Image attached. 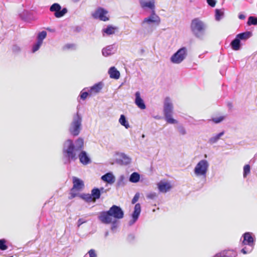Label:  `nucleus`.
Here are the masks:
<instances>
[{"instance_id": "43", "label": "nucleus", "mask_w": 257, "mask_h": 257, "mask_svg": "<svg viewBox=\"0 0 257 257\" xmlns=\"http://www.w3.org/2000/svg\"><path fill=\"white\" fill-rule=\"evenodd\" d=\"M97 255L95 251L93 249H90L84 257H96Z\"/></svg>"}, {"instance_id": "30", "label": "nucleus", "mask_w": 257, "mask_h": 257, "mask_svg": "<svg viewBox=\"0 0 257 257\" xmlns=\"http://www.w3.org/2000/svg\"><path fill=\"white\" fill-rule=\"evenodd\" d=\"M126 182L127 180L125 176L123 175H121L118 177L117 180L116 187L119 188L124 187Z\"/></svg>"}, {"instance_id": "23", "label": "nucleus", "mask_w": 257, "mask_h": 257, "mask_svg": "<svg viewBox=\"0 0 257 257\" xmlns=\"http://www.w3.org/2000/svg\"><path fill=\"white\" fill-rule=\"evenodd\" d=\"M73 188L77 190H80L84 187L83 182L79 178L74 177L73 178Z\"/></svg>"}, {"instance_id": "18", "label": "nucleus", "mask_w": 257, "mask_h": 257, "mask_svg": "<svg viewBox=\"0 0 257 257\" xmlns=\"http://www.w3.org/2000/svg\"><path fill=\"white\" fill-rule=\"evenodd\" d=\"M131 159L124 153L119 155V158L116 160V163L120 165H127L131 162Z\"/></svg>"}, {"instance_id": "59", "label": "nucleus", "mask_w": 257, "mask_h": 257, "mask_svg": "<svg viewBox=\"0 0 257 257\" xmlns=\"http://www.w3.org/2000/svg\"><path fill=\"white\" fill-rule=\"evenodd\" d=\"M142 137H143V138H144V137H145V135H142Z\"/></svg>"}, {"instance_id": "58", "label": "nucleus", "mask_w": 257, "mask_h": 257, "mask_svg": "<svg viewBox=\"0 0 257 257\" xmlns=\"http://www.w3.org/2000/svg\"><path fill=\"white\" fill-rule=\"evenodd\" d=\"M74 2H77L79 1L80 0H72Z\"/></svg>"}, {"instance_id": "35", "label": "nucleus", "mask_w": 257, "mask_h": 257, "mask_svg": "<svg viewBox=\"0 0 257 257\" xmlns=\"http://www.w3.org/2000/svg\"><path fill=\"white\" fill-rule=\"evenodd\" d=\"M215 12V20L217 21H219L223 16L224 13L219 9H216Z\"/></svg>"}, {"instance_id": "24", "label": "nucleus", "mask_w": 257, "mask_h": 257, "mask_svg": "<svg viewBox=\"0 0 257 257\" xmlns=\"http://www.w3.org/2000/svg\"><path fill=\"white\" fill-rule=\"evenodd\" d=\"M230 46L232 50L237 51L241 48V43L240 40L236 36L231 42Z\"/></svg>"}, {"instance_id": "5", "label": "nucleus", "mask_w": 257, "mask_h": 257, "mask_svg": "<svg viewBox=\"0 0 257 257\" xmlns=\"http://www.w3.org/2000/svg\"><path fill=\"white\" fill-rule=\"evenodd\" d=\"M82 116L78 111L73 115L69 127V132L72 136L76 137L79 135L82 129Z\"/></svg>"}, {"instance_id": "27", "label": "nucleus", "mask_w": 257, "mask_h": 257, "mask_svg": "<svg viewBox=\"0 0 257 257\" xmlns=\"http://www.w3.org/2000/svg\"><path fill=\"white\" fill-rule=\"evenodd\" d=\"M224 134V132L222 131L219 134H216L212 137H211L208 140V143L210 145H213L215 144L218 142V141L220 139V138L223 136Z\"/></svg>"}, {"instance_id": "38", "label": "nucleus", "mask_w": 257, "mask_h": 257, "mask_svg": "<svg viewBox=\"0 0 257 257\" xmlns=\"http://www.w3.org/2000/svg\"><path fill=\"white\" fill-rule=\"evenodd\" d=\"M250 171V166L248 164L245 165L243 167V177H246L247 175H248Z\"/></svg>"}, {"instance_id": "33", "label": "nucleus", "mask_w": 257, "mask_h": 257, "mask_svg": "<svg viewBox=\"0 0 257 257\" xmlns=\"http://www.w3.org/2000/svg\"><path fill=\"white\" fill-rule=\"evenodd\" d=\"M47 32L43 31L38 33L37 36V41L43 43V40L46 37Z\"/></svg>"}, {"instance_id": "1", "label": "nucleus", "mask_w": 257, "mask_h": 257, "mask_svg": "<svg viewBox=\"0 0 257 257\" xmlns=\"http://www.w3.org/2000/svg\"><path fill=\"white\" fill-rule=\"evenodd\" d=\"M84 147V140L81 138L77 139L74 143L70 139L66 140L63 148V154L65 159V164L70 163L71 161H75L77 158V152L81 151Z\"/></svg>"}, {"instance_id": "44", "label": "nucleus", "mask_w": 257, "mask_h": 257, "mask_svg": "<svg viewBox=\"0 0 257 257\" xmlns=\"http://www.w3.org/2000/svg\"><path fill=\"white\" fill-rule=\"evenodd\" d=\"M86 88L83 89L81 91L80 94L79 95V97H80V98L83 100H85L88 95V92L87 91H84V90Z\"/></svg>"}, {"instance_id": "9", "label": "nucleus", "mask_w": 257, "mask_h": 257, "mask_svg": "<svg viewBox=\"0 0 257 257\" xmlns=\"http://www.w3.org/2000/svg\"><path fill=\"white\" fill-rule=\"evenodd\" d=\"M108 12L105 9L98 7L92 13L91 16L94 19H98L101 21L106 22L109 20L107 16Z\"/></svg>"}, {"instance_id": "17", "label": "nucleus", "mask_w": 257, "mask_h": 257, "mask_svg": "<svg viewBox=\"0 0 257 257\" xmlns=\"http://www.w3.org/2000/svg\"><path fill=\"white\" fill-rule=\"evenodd\" d=\"M135 102L136 105L141 109H145L146 108L144 101L141 98V94L139 91H137L135 93Z\"/></svg>"}, {"instance_id": "25", "label": "nucleus", "mask_w": 257, "mask_h": 257, "mask_svg": "<svg viewBox=\"0 0 257 257\" xmlns=\"http://www.w3.org/2000/svg\"><path fill=\"white\" fill-rule=\"evenodd\" d=\"M108 74L111 78L117 79L120 77L119 72L113 66L109 69Z\"/></svg>"}, {"instance_id": "42", "label": "nucleus", "mask_w": 257, "mask_h": 257, "mask_svg": "<svg viewBox=\"0 0 257 257\" xmlns=\"http://www.w3.org/2000/svg\"><path fill=\"white\" fill-rule=\"evenodd\" d=\"M6 240L5 239H0V249L2 250H6L8 246L6 244Z\"/></svg>"}, {"instance_id": "31", "label": "nucleus", "mask_w": 257, "mask_h": 257, "mask_svg": "<svg viewBox=\"0 0 257 257\" xmlns=\"http://www.w3.org/2000/svg\"><path fill=\"white\" fill-rule=\"evenodd\" d=\"M140 175L137 172H133L130 176L129 181L132 183H137L140 181Z\"/></svg>"}, {"instance_id": "15", "label": "nucleus", "mask_w": 257, "mask_h": 257, "mask_svg": "<svg viewBox=\"0 0 257 257\" xmlns=\"http://www.w3.org/2000/svg\"><path fill=\"white\" fill-rule=\"evenodd\" d=\"M80 162L84 165H88L91 163V159L86 152L81 151L78 155Z\"/></svg>"}, {"instance_id": "28", "label": "nucleus", "mask_w": 257, "mask_h": 257, "mask_svg": "<svg viewBox=\"0 0 257 257\" xmlns=\"http://www.w3.org/2000/svg\"><path fill=\"white\" fill-rule=\"evenodd\" d=\"M91 195L94 202L96 200L100 198L101 196L100 190L98 188H94L91 190Z\"/></svg>"}, {"instance_id": "40", "label": "nucleus", "mask_w": 257, "mask_h": 257, "mask_svg": "<svg viewBox=\"0 0 257 257\" xmlns=\"http://www.w3.org/2000/svg\"><path fill=\"white\" fill-rule=\"evenodd\" d=\"M42 43L37 41V42L33 45L32 48V52L35 53L38 51L42 45Z\"/></svg>"}, {"instance_id": "46", "label": "nucleus", "mask_w": 257, "mask_h": 257, "mask_svg": "<svg viewBox=\"0 0 257 257\" xmlns=\"http://www.w3.org/2000/svg\"><path fill=\"white\" fill-rule=\"evenodd\" d=\"M157 196L156 193L151 192L147 194V198L150 199H154Z\"/></svg>"}, {"instance_id": "57", "label": "nucleus", "mask_w": 257, "mask_h": 257, "mask_svg": "<svg viewBox=\"0 0 257 257\" xmlns=\"http://www.w3.org/2000/svg\"><path fill=\"white\" fill-rule=\"evenodd\" d=\"M228 106H229L230 107H231L232 106V104L231 103H228Z\"/></svg>"}, {"instance_id": "3", "label": "nucleus", "mask_w": 257, "mask_h": 257, "mask_svg": "<svg viewBox=\"0 0 257 257\" xmlns=\"http://www.w3.org/2000/svg\"><path fill=\"white\" fill-rule=\"evenodd\" d=\"M207 27V25L199 18H195L191 21V32L193 35L199 40H202L204 39Z\"/></svg>"}, {"instance_id": "29", "label": "nucleus", "mask_w": 257, "mask_h": 257, "mask_svg": "<svg viewBox=\"0 0 257 257\" xmlns=\"http://www.w3.org/2000/svg\"><path fill=\"white\" fill-rule=\"evenodd\" d=\"M251 36V32L250 31H246L243 33H241L236 35V37L241 40H246Z\"/></svg>"}, {"instance_id": "11", "label": "nucleus", "mask_w": 257, "mask_h": 257, "mask_svg": "<svg viewBox=\"0 0 257 257\" xmlns=\"http://www.w3.org/2000/svg\"><path fill=\"white\" fill-rule=\"evenodd\" d=\"M111 216L114 219H120L123 217L124 212L120 206L113 205L108 210Z\"/></svg>"}, {"instance_id": "6", "label": "nucleus", "mask_w": 257, "mask_h": 257, "mask_svg": "<svg viewBox=\"0 0 257 257\" xmlns=\"http://www.w3.org/2000/svg\"><path fill=\"white\" fill-rule=\"evenodd\" d=\"M242 245H246L241 249V252L243 254L249 253L253 250L255 245V237L253 234L250 232L244 233L242 236Z\"/></svg>"}, {"instance_id": "39", "label": "nucleus", "mask_w": 257, "mask_h": 257, "mask_svg": "<svg viewBox=\"0 0 257 257\" xmlns=\"http://www.w3.org/2000/svg\"><path fill=\"white\" fill-rule=\"evenodd\" d=\"M111 231L114 232L115 231L116 228L118 226V221L116 220V219H114L112 221V222H111Z\"/></svg>"}, {"instance_id": "37", "label": "nucleus", "mask_w": 257, "mask_h": 257, "mask_svg": "<svg viewBox=\"0 0 257 257\" xmlns=\"http://www.w3.org/2000/svg\"><path fill=\"white\" fill-rule=\"evenodd\" d=\"M177 130L179 134L181 135L184 136L186 135L187 132L185 128L181 124L179 125L177 127Z\"/></svg>"}, {"instance_id": "32", "label": "nucleus", "mask_w": 257, "mask_h": 257, "mask_svg": "<svg viewBox=\"0 0 257 257\" xmlns=\"http://www.w3.org/2000/svg\"><path fill=\"white\" fill-rule=\"evenodd\" d=\"M119 122L120 124L123 126H124L126 128H128L130 127V124L128 121L126 120V117L124 115L121 114L120 115V118L119 119Z\"/></svg>"}, {"instance_id": "19", "label": "nucleus", "mask_w": 257, "mask_h": 257, "mask_svg": "<svg viewBox=\"0 0 257 257\" xmlns=\"http://www.w3.org/2000/svg\"><path fill=\"white\" fill-rule=\"evenodd\" d=\"M158 187L160 192L166 193L171 188V185L169 183L160 182L158 184Z\"/></svg>"}, {"instance_id": "14", "label": "nucleus", "mask_w": 257, "mask_h": 257, "mask_svg": "<svg viewBox=\"0 0 257 257\" xmlns=\"http://www.w3.org/2000/svg\"><path fill=\"white\" fill-rule=\"evenodd\" d=\"M141 7L143 9H149L155 12V0H139Z\"/></svg>"}, {"instance_id": "22", "label": "nucleus", "mask_w": 257, "mask_h": 257, "mask_svg": "<svg viewBox=\"0 0 257 257\" xmlns=\"http://www.w3.org/2000/svg\"><path fill=\"white\" fill-rule=\"evenodd\" d=\"M118 29L117 27L113 26L112 25H108L106 28H104L102 30L103 35L104 34L107 35H111L114 34L116 30Z\"/></svg>"}, {"instance_id": "21", "label": "nucleus", "mask_w": 257, "mask_h": 257, "mask_svg": "<svg viewBox=\"0 0 257 257\" xmlns=\"http://www.w3.org/2000/svg\"><path fill=\"white\" fill-rule=\"evenodd\" d=\"M101 179L109 184H112L115 181V177L112 173L109 172L103 175L101 177Z\"/></svg>"}, {"instance_id": "54", "label": "nucleus", "mask_w": 257, "mask_h": 257, "mask_svg": "<svg viewBox=\"0 0 257 257\" xmlns=\"http://www.w3.org/2000/svg\"><path fill=\"white\" fill-rule=\"evenodd\" d=\"M134 235H133V234H130L128 236V238L130 239H133L134 238Z\"/></svg>"}, {"instance_id": "20", "label": "nucleus", "mask_w": 257, "mask_h": 257, "mask_svg": "<svg viewBox=\"0 0 257 257\" xmlns=\"http://www.w3.org/2000/svg\"><path fill=\"white\" fill-rule=\"evenodd\" d=\"M237 253L234 250H226L217 253L213 257H236Z\"/></svg>"}, {"instance_id": "56", "label": "nucleus", "mask_w": 257, "mask_h": 257, "mask_svg": "<svg viewBox=\"0 0 257 257\" xmlns=\"http://www.w3.org/2000/svg\"><path fill=\"white\" fill-rule=\"evenodd\" d=\"M155 117V118H156V119H160V116H155V117Z\"/></svg>"}, {"instance_id": "41", "label": "nucleus", "mask_w": 257, "mask_h": 257, "mask_svg": "<svg viewBox=\"0 0 257 257\" xmlns=\"http://www.w3.org/2000/svg\"><path fill=\"white\" fill-rule=\"evenodd\" d=\"M224 119V116H221L218 117H214L210 119L209 121H212L215 123H219L223 121Z\"/></svg>"}, {"instance_id": "49", "label": "nucleus", "mask_w": 257, "mask_h": 257, "mask_svg": "<svg viewBox=\"0 0 257 257\" xmlns=\"http://www.w3.org/2000/svg\"><path fill=\"white\" fill-rule=\"evenodd\" d=\"M12 50L13 52L18 53L20 51L21 49L19 46L15 45L13 46Z\"/></svg>"}, {"instance_id": "26", "label": "nucleus", "mask_w": 257, "mask_h": 257, "mask_svg": "<svg viewBox=\"0 0 257 257\" xmlns=\"http://www.w3.org/2000/svg\"><path fill=\"white\" fill-rule=\"evenodd\" d=\"M103 87V83L102 82H98L95 84L93 86L90 87L89 91L90 94L98 93Z\"/></svg>"}, {"instance_id": "16", "label": "nucleus", "mask_w": 257, "mask_h": 257, "mask_svg": "<svg viewBox=\"0 0 257 257\" xmlns=\"http://www.w3.org/2000/svg\"><path fill=\"white\" fill-rule=\"evenodd\" d=\"M116 48L114 44L108 45L102 49V54L104 57L109 56L115 53Z\"/></svg>"}, {"instance_id": "4", "label": "nucleus", "mask_w": 257, "mask_h": 257, "mask_svg": "<svg viewBox=\"0 0 257 257\" xmlns=\"http://www.w3.org/2000/svg\"><path fill=\"white\" fill-rule=\"evenodd\" d=\"M173 104L171 99L169 97H166L164 101L163 112L165 119L170 124H176L178 121L173 118Z\"/></svg>"}, {"instance_id": "36", "label": "nucleus", "mask_w": 257, "mask_h": 257, "mask_svg": "<svg viewBox=\"0 0 257 257\" xmlns=\"http://www.w3.org/2000/svg\"><path fill=\"white\" fill-rule=\"evenodd\" d=\"M247 25H257V18L253 16H250L248 19Z\"/></svg>"}, {"instance_id": "55", "label": "nucleus", "mask_w": 257, "mask_h": 257, "mask_svg": "<svg viewBox=\"0 0 257 257\" xmlns=\"http://www.w3.org/2000/svg\"><path fill=\"white\" fill-rule=\"evenodd\" d=\"M108 234H109V232H108V231H106V232H105V234H104V236H105V237H107V236L108 235Z\"/></svg>"}, {"instance_id": "52", "label": "nucleus", "mask_w": 257, "mask_h": 257, "mask_svg": "<svg viewBox=\"0 0 257 257\" xmlns=\"http://www.w3.org/2000/svg\"><path fill=\"white\" fill-rule=\"evenodd\" d=\"M238 18L240 20H244L245 18V16L243 14H240L238 15Z\"/></svg>"}, {"instance_id": "47", "label": "nucleus", "mask_w": 257, "mask_h": 257, "mask_svg": "<svg viewBox=\"0 0 257 257\" xmlns=\"http://www.w3.org/2000/svg\"><path fill=\"white\" fill-rule=\"evenodd\" d=\"M139 197H140V193L138 192L136 193V194L135 195L134 197H133V198L132 200V203L133 204H135L138 201Z\"/></svg>"}, {"instance_id": "12", "label": "nucleus", "mask_w": 257, "mask_h": 257, "mask_svg": "<svg viewBox=\"0 0 257 257\" xmlns=\"http://www.w3.org/2000/svg\"><path fill=\"white\" fill-rule=\"evenodd\" d=\"M141 212V206L140 203L135 204L133 212L131 214L132 219L128 222V225L132 226L138 220Z\"/></svg>"}, {"instance_id": "45", "label": "nucleus", "mask_w": 257, "mask_h": 257, "mask_svg": "<svg viewBox=\"0 0 257 257\" xmlns=\"http://www.w3.org/2000/svg\"><path fill=\"white\" fill-rule=\"evenodd\" d=\"M70 49H75V45L73 44H67L63 47V50H68Z\"/></svg>"}, {"instance_id": "8", "label": "nucleus", "mask_w": 257, "mask_h": 257, "mask_svg": "<svg viewBox=\"0 0 257 257\" xmlns=\"http://www.w3.org/2000/svg\"><path fill=\"white\" fill-rule=\"evenodd\" d=\"M187 56V49L183 47L177 51L170 58V61L173 64H180Z\"/></svg>"}, {"instance_id": "53", "label": "nucleus", "mask_w": 257, "mask_h": 257, "mask_svg": "<svg viewBox=\"0 0 257 257\" xmlns=\"http://www.w3.org/2000/svg\"><path fill=\"white\" fill-rule=\"evenodd\" d=\"M99 190H100V194L105 192V190L103 187H101L100 188H99Z\"/></svg>"}, {"instance_id": "13", "label": "nucleus", "mask_w": 257, "mask_h": 257, "mask_svg": "<svg viewBox=\"0 0 257 257\" xmlns=\"http://www.w3.org/2000/svg\"><path fill=\"white\" fill-rule=\"evenodd\" d=\"M98 219L101 223L105 224H110L112 222V218L109 211H103L99 212Z\"/></svg>"}, {"instance_id": "48", "label": "nucleus", "mask_w": 257, "mask_h": 257, "mask_svg": "<svg viewBox=\"0 0 257 257\" xmlns=\"http://www.w3.org/2000/svg\"><path fill=\"white\" fill-rule=\"evenodd\" d=\"M206 2L211 7H214L216 4V0H206Z\"/></svg>"}, {"instance_id": "51", "label": "nucleus", "mask_w": 257, "mask_h": 257, "mask_svg": "<svg viewBox=\"0 0 257 257\" xmlns=\"http://www.w3.org/2000/svg\"><path fill=\"white\" fill-rule=\"evenodd\" d=\"M75 189H73V188H72L71 190V192H70L71 197H70V199L75 197L77 195V194L74 192Z\"/></svg>"}, {"instance_id": "2", "label": "nucleus", "mask_w": 257, "mask_h": 257, "mask_svg": "<svg viewBox=\"0 0 257 257\" xmlns=\"http://www.w3.org/2000/svg\"><path fill=\"white\" fill-rule=\"evenodd\" d=\"M161 19L155 12L145 18L141 23L143 29L146 34H150L160 24Z\"/></svg>"}, {"instance_id": "50", "label": "nucleus", "mask_w": 257, "mask_h": 257, "mask_svg": "<svg viewBox=\"0 0 257 257\" xmlns=\"http://www.w3.org/2000/svg\"><path fill=\"white\" fill-rule=\"evenodd\" d=\"M86 222V220L82 219V218H79L77 222V226L78 227H80L81 225H82L83 223H84Z\"/></svg>"}, {"instance_id": "7", "label": "nucleus", "mask_w": 257, "mask_h": 257, "mask_svg": "<svg viewBox=\"0 0 257 257\" xmlns=\"http://www.w3.org/2000/svg\"><path fill=\"white\" fill-rule=\"evenodd\" d=\"M209 166V164L206 160H200L194 168V174L197 177L206 178Z\"/></svg>"}, {"instance_id": "34", "label": "nucleus", "mask_w": 257, "mask_h": 257, "mask_svg": "<svg viewBox=\"0 0 257 257\" xmlns=\"http://www.w3.org/2000/svg\"><path fill=\"white\" fill-rule=\"evenodd\" d=\"M81 198L84 200L86 202L89 203L94 202L91 194H83L81 195Z\"/></svg>"}, {"instance_id": "10", "label": "nucleus", "mask_w": 257, "mask_h": 257, "mask_svg": "<svg viewBox=\"0 0 257 257\" xmlns=\"http://www.w3.org/2000/svg\"><path fill=\"white\" fill-rule=\"evenodd\" d=\"M50 11L54 13V16L57 18H60L63 17L67 13L66 8L61 9V6L58 3H54L50 7Z\"/></svg>"}]
</instances>
